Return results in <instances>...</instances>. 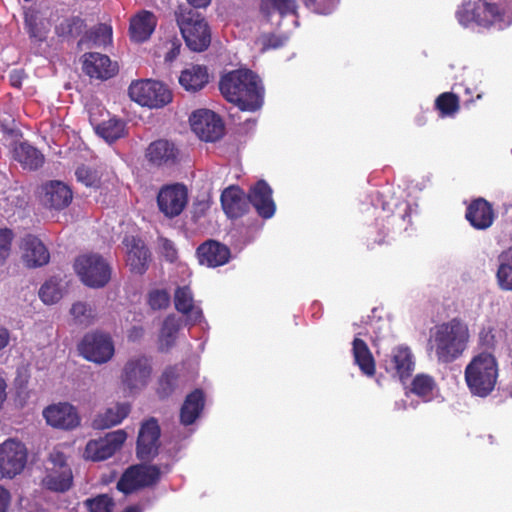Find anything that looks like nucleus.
<instances>
[{
    "instance_id": "1",
    "label": "nucleus",
    "mask_w": 512,
    "mask_h": 512,
    "mask_svg": "<svg viewBox=\"0 0 512 512\" xmlns=\"http://www.w3.org/2000/svg\"><path fill=\"white\" fill-rule=\"evenodd\" d=\"M224 98L242 111L254 112L263 104L264 88L259 77L248 69L231 71L220 80Z\"/></svg>"
},
{
    "instance_id": "2",
    "label": "nucleus",
    "mask_w": 512,
    "mask_h": 512,
    "mask_svg": "<svg viewBox=\"0 0 512 512\" xmlns=\"http://www.w3.org/2000/svg\"><path fill=\"white\" fill-rule=\"evenodd\" d=\"M470 332L466 323L459 319L435 326L429 336L428 350L440 363H451L468 347Z\"/></svg>"
},
{
    "instance_id": "3",
    "label": "nucleus",
    "mask_w": 512,
    "mask_h": 512,
    "mask_svg": "<svg viewBox=\"0 0 512 512\" xmlns=\"http://www.w3.org/2000/svg\"><path fill=\"white\" fill-rule=\"evenodd\" d=\"M511 4L512 0L464 1L456 11V18L466 28L477 25L504 29L512 24Z\"/></svg>"
},
{
    "instance_id": "4",
    "label": "nucleus",
    "mask_w": 512,
    "mask_h": 512,
    "mask_svg": "<svg viewBox=\"0 0 512 512\" xmlns=\"http://www.w3.org/2000/svg\"><path fill=\"white\" fill-rule=\"evenodd\" d=\"M176 22L187 47L195 52L206 50L211 43V30L204 16L188 7L175 12Z\"/></svg>"
},
{
    "instance_id": "5",
    "label": "nucleus",
    "mask_w": 512,
    "mask_h": 512,
    "mask_svg": "<svg viewBox=\"0 0 512 512\" xmlns=\"http://www.w3.org/2000/svg\"><path fill=\"white\" fill-rule=\"evenodd\" d=\"M497 376L496 360L489 353L475 356L465 369V380L471 393L480 397H486L493 391Z\"/></svg>"
},
{
    "instance_id": "6",
    "label": "nucleus",
    "mask_w": 512,
    "mask_h": 512,
    "mask_svg": "<svg viewBox=\"0 0 512 512\" xmlns=\"http://www.w3.org/2000/svg\"><path fill=\"white\" fill-rule=\"evenodd\" d=\"M151 359L145 355L131 356L124 363L119 376L120 387L125 396H137L152 380Z\"/></svg>"
},
{
    "instance_id": "7",
    "label": "nucleus",
    "mask_w": 512,
    "mask_h": 512,
    "mask_svg": "<svg viewBox=\"0 0 512 512\" xmlns=\"http://www.w3.org/2000/svg\"><path fill=\"white\" fill-rule=\"evenodd\" d=\"M74 269L80 280L88 287L100 288L105 286L111 277V268L99 254L86 253L78 256Z\"/></svg>"
},
{
    "instance_id": "8",
    "label": "nucleus",
    "mask_w": 512,
    "mask_h": 512,
    "mask_svg": "<svg viewBox=\"0 0 512 512\" xmlns=\"http://www.w3.org/2000/svg\"><path fill=\"white\" fill-rule=\"evenodd\" d=\"M129 96L149 108H161L172 100L171 91L163 83L150 79L133 81L129 86Z\"/></svg>"
},
{
    "instance_id": "9",
    "label": "nucleus",
    "mask_w": 512,
    "mask_h": 512,
    "mask_svg": "<svg viewBox=\"0 0 512 512\" xmlns=\"http://www.w3.org/2000/svg\"><path fill=\"white\" fill-rule=\"evenodd\" d=\"M45 471L46 474L42 479V484L47 489L55 492H65L72 486V470L66 462L65 455L59 449L50 452Z\"/></svg>"
},
{
    "instance_id": "10",
    "label": "nucleus",
    "mask_w": 512,
    "mask_h": 512,
    "mask_svg": "<svg viewBox=\"0 0 512 512\" xmlns=\"http://www.w3.org/2000/svg\"><path fill=\"white\" fill-rule=\"evenodd\" d=\"M28 451L23 442L8 438L0 444V478L12 479L27 463Z\"/></svg>"
},
{
    "instance_id": "11",
    "label": "nucleus",
    "mask_w": 512,
    "mask_h": 512,
    "mask_svg": "<svg viewBox=\"0 0 512 512\" xmlns=\"http://www.w3.org/2000/svg\"><path fill=\"white\" fill-rule=\"evenodd\" d=\"M80 354L96 364L107 363L115 353L110 335L101 332L88 333L79 344Z\"/></svg>"
},
{
    "instance_id": "12",
    "label": "nucleus",
    "mask_w": 512,
    "mask_h": 512,
    "mask_svg": "<svg viewBox=\"0 0 512 512\" xmlns=\"http://www.w3.org/2000/svg\"><path fill=\"white\" fill-rule=\"evenodd\" d=\"M193 132L203 141L214 142L224 133L221 118L211 110L200 109L190 116Z\"/></svg>"
},
{
    "instance_id": "13",
    "label": "nucleus",
    "mask_w": 512,
    "mask_h": 512,
    "mask_svg": "<svg viewBox=\"0 0 512 512\" xmlns=\"http://www.w3.org/2000/svg\"><path fill=\"white\" fill-rule=\"evenodd\" d=\"M42 415L46 423L56 429L70 431L81 423L76 407L68 402L51 404L43 410Z\"/></svg>"
},
{
    "instance_id": "14",
    "label": "nucleus",
    "mask_w": 512,
    "mask_h": 512,
    "mask_svg": "<svg viewBox=\"0 0 512 512\" xmlns=\"http://www.w3.org/2000/svg\"><path fill=\"white\" fill-rule=\"evenodd\" d=\"M188 202V192L182 184H171L162 187L157 196L159 210L168 218L182 213Z\"/></svg>"
},
{
    "instance_id": "15",
    "label": "nucleus",
    "mask_w": 512,
    "mask_h": 512,
    "mask_svg": "<svg viewBox=\"0 0 512 512\" xmlns=\"http://www.w3.org/2000/svg\"><path fill=\"white\" fill-rule=\"evenodd\" d=\"M126 438L124 430H116L103 438L90 440L86 445L84 458L92 461L105 460L121 448Z\"/></svg>"
},
{
    "instance_id": "16",
    "label": "nucleus",
    "mask_w": 512,
    "mask_h": 512,
    "mask_svg": "<svg viewBox=\"0 0 512 512\" xmlns=\"http://www.w3.org/2000/svg\"><path fill=\"white\" fill-rule=\"evenodd\" d=\"M160 471L156 466L137 465L129 468L117 484L119 491L128 494L158 481Z\"/></svg>"
},
{
    "instance_id": "17",
    "label": "nucleus",
    "mask_w": 512,
    "mask_h": 512,
    "mask_svg": "<svg viewBox=\"0 0 512 512\" xmlns=\"http://www.w3.org/2000/svg\"><path fill=\"white\" fill-rule=\"evenodd\" d=\"M39 198L43 206L53 210H62L71 203L73 193L64 182L52 180L41 185Z\"/></svg>"
},
{
    "instance_id": "18",
    "label": "nucleus",
    "mask_w": 512,
    "mask_h": 512,
    "mask_svg": "<svg viewBox=\"0 0 512 512\" xmlns=\"http://www.w3.org/2000/svg\"><path fill=\"white\" fill-rule=\"evenodd\" d=\"M160 427L153 418L145 421L139 430L137 455L141 460H150L158 452L160 445Z\"/></svg>"
},
{
    "instance_id": "19",
    "label": "nucleus",
    "mask_w": 512,
    "mask_h": 512,
    "mask_svg": "<svg viewBox=\"0 0 512 512\" xmlns=\"http://www.w3.org/2000/svg\"><path fill=\"white\" fill-rule=\"evenodd\" d=\"M415 368V358L407 346L394 348L390 356L385 360V369L401 381L409 378Z\"/></svg>"
},
{
    "instance_id": "20",
    "label": "nucleus",
    "mask_w": 512,
    "mask_h": 512,
    "mask_svg": "<svg viewBox=\"0 0 512 512\" xmlns=\"http://www.w3.org/2000/svg\"><path fill=\"white\" fill-rule=\"evenodd\" d=\"M83 71L91 78L106 80L118 72V65L107 55L97 52L86 53L83 56Z\"/></svg>"
},
{
    "instance_id": "21",
    "label": "nucleus",
    "mask_w": 512,
    "mask_h": 512,
    "mask_svg": "<svg viewBox=\"0 0 512 512\" xmlns=\"http://www.w3.org/2000/svg\"><path fill=\"white\" fill-rule=\"evenodd\" d=\"M248 200L262 218L269 219L275 214L272 189L265 181L260 180L250 188Z\"/></svg>"
},
{
    "instance_id": "22",
    "label": "nucleus",
    "mask_w": 512,
    "mask_h": 512,
    "mask_svg": "<svg viewBox=\"0 0 512 512\" xmlns=\"http://www.w3.org/2000/svg\"><path fill=\"white\" fill-rule=\"evenodd\" d=\"M22 259L28 267H40L49 262L50 254L44 243L34 235H26L20 243Z\"/></svg>"
},
{
    "instance_id": "23",
    "label": "nucleus",
    "mask_w": 512,
    "mask_h": 512,
    "mask_svg": "<svg viewBox=\"0 0 512 512\" xmlns=\"http://www.w3.org/2000/svg\"><path fill=\"white\" fill-rule=\"evenodd\" d=\"M179 151L173 142L160 139L152 142L147 150L148 161L158 167H171L177 163Z\"/></svg>"
},
{
    "instance_id": "24",
    "label": "nucleus",
    "mask_w": 512,
    "mask_h": 512,
    "mask_svg": "<svg viewBox=\"0 0 512 512\" xmlns=\"http://www.w3.org/2000/svg\"><path fill=\"white\" fill-rule=\"evenodd\" d=\"M157 26L156 16L147 10H142L130 19L129 34L132 41L142 43L147 41Z\"/></svg>"
},
{
    "instance_id": "25",
    "label": "nucleus",
    "mask_w": 512,
    "mask_h": 512,
    "mask_svg": "<svg viewBox=\"0 0 512 512\" xmlns=\"http://www.w3.org/2000/svg\"><path fill=\"white\" fill-rule=\"evenodd\" d=\"M197 257L202 265L218 267L228 262L230 250L227 246L217 241L209 240L198 247Z\"/></svg>"
},
{
    "instance_id": "26",
    "label": "nucleus",
    "mask_w": 512,
    "mask_h": 512,
    "mask_svg": "<svg viewBox=\"0 0 512 512\" xmlns=\"http://www.w3.org/2000/svg\"><path fill=\"white\" fill-rule=\"evenodd\" d=\"M174 303L177 311L186 315L187 324L193 325L201 322L203 318L202 309L195 304L192 291L188 286L176 289Z\"/></svg>"
},
{
    "instance_id": "27",
    "label": "nucleus",
    "mask_w": 512,
    "mask_h": 512,
    "mask_svg": "<svg viewBox=\"0 0 512 512\" xmlns=\"http://www.w3.org/2000/svg\"><path fill=\"white\" fill-rule=\"evenodd\" d=\"M127 250V265L134 273L142 274L147 269L148 250L144 243L134 236H127L123 240Z\"/></svg>"
},
{
    "instance_id": "28",
    "label": "nucleus",
    "mask_w": 512,
    "mask_h": 512,
    "mask_svg": "<svg viewBox=\"0 0 512 512\" xmlns=\"http://www.w3.org/2000/svg\"><path fill=\"white\" fill-rule=\"evenodd\" d=\"M296 0H261L260 12L273 24H280L281 18L295 15L297 12Z\"/></svg>"
},
{
    "instance_id": "29",
    "label": "nucleus",
    "mask_w": 512,
    "mask_h": 512,
    "mask_svg": "<svg viewBox=\"0 0 512 512\" xmlns=\"http://www.w3.org/2000/svg\"><path fill=\"white\" fill-rule=\"evenodd\" d=\"M221 204L229 218H238L249 208V200L238 187H229L221 195Z\"/></svg>"
},
{
    "instance_id": "30",
    "label": "nucleus",
    "mask_w": 512,
    "mask_h": 512,
    "mask_svg": "<svg viewBox=\"0 0 512 512\" xmlns=\"http://www.w3.org/2000/svg\"><path fill=\"white\" fill-rule=\"evenodd\" d=\"M466 218L474 228L483 230L492 225L494 212L486 200L479 198L469 205Z\"/></svg>"
},
{
    "instance_id": "31",
    "label": "nucleus",
    "mask_w": 512,
    "mask_h": 512,
    "mask_svg": "<svg viewBox=\"0 0 512 512\" xmlns=\"http://www.w3.org/2000/svg\"><path fill=\"white\" fill-rule=\"evenodd\" d=\"M130 412V405L127 403H116L99 413L93 420V426L97 429H106L118 425Z\"/></svg>"
},
{
    "instance_id": "32",
    "label": "nucleus",
    "mask_w": 512,
    "mask_h": 512,
    "mask_svg": "<svg viewBox=\"0 0 512 512\" xmlns=\"http://www.w3.org/2000/svg\"><path fill=\"white\" fill-rule=\"evenodd\" d=\"M180 85L190 92L201 90L208 83V72L206 67L191 65L184 69L179 76Z\"/></svg>"
},
{
    "instance_id": "33",
    "label": "nucleus",
    "mask_w": 512,
    "mask_h": 512,
    "mask_svg": "<svg viewBox=\"0 0 512 512\" xmlns=\"http://www.w3.org/2000/svg\"><path fill=\"white\" fill-rule=\"evenodd\" d=\"M13 157L23 168L35 170L39 168L44 161L43 155L27 142L16 143L13 148Z\"/></svg>"
},
{
    "instance_id": "34",
    "label": "nucleus",
    "mask_w": 512,
    "mask_h": 512,
    "mask_svg": "<svg viewBox=\"0 0 512 512\" xmlns=\"http://www.w3.org/2000/svg\"><path fill=\"white\" fill-rule=\"evenodd\" d=\"M359 336L360 334H358L352 342L354 362L363 374L372 376L375 372V361L366 342Z\"/></svg>"
},
{
    "instance_id": "35",
    "label": "nucleus",
    "mask_w": 512,
    "mask_h": 512,
    "mask_svg": "<svg viewBox=\"0 0 512 512\" xmlns=\"http://www.w3.org/2000/svg\"><path fill=\"white\" fill-rule=\"evenodd\" d=\"M411 392L421 398L423 402H431L440 395L434 378L428 374H417L411 383Z\"/></svg>"
},
{
    "instance_id": "36",
    "label": "nucleus",
    "mask_w": 512,
    "mask_h": 512,
    "mask_svg": "<svg viewBox=\"0 0 512 512\" xmlns=\"http://www.w3.org/2000/svg\"><path fill=\"white\" fill-rule=\"evenodd\" d=\"M204 407V395L199 389L190 393L181 408L180 419L184 425L192 424L200 415Z\"/></svg>"
},
{
    "instance_id": "37",
    "label": "nucleus",
    "mask_w": 512,
    "mask_h": 512,
    "mask_svg": "<svg viewBox=\"0 0 512 512\" xmlns=\"http://www.w3.org/2000/svg\"><path fill=\"white\" fill-rule=\"evenodd\" d=\"M90 121L95 126L96 133L106 142H114L124 135L125 123L119 119L110 118L107 121L96 123V120L91 115Z\"/></svg>"
},
{
    "instance_id": "38",
    "label": "nucleus",
    "mask_w": 512,
    "mask_h": 512,
    "mask_svg": "<svg viewBox=\"0 0 512 512\" xmlns=\"http://www.w3.org/2000/svg\"><path fill=\"white\" fill-rule=\"evenodd\" d=\"M497 261V283L502 290L512 291V246L502 251Z\"/></svg>"
},
{
    "instance_id": "39",
    "label": "nucleus",
    "mask_w": 512,
    "mask_h": 512,
    "mask_svg": "<svg viewBox=\"0 0 512 512\" xmlns=\"http://www.w3.org/2000/svg\"><path fill=\"white\" fill-rule=\"evenodd\" d=\"M25 24L30 36L38 41H43L46 38L51 26L50 21L36 10L28 11L25 14Z\"/></svg>"
},
{
    "instance_id": "40",
    "label": "nucleus",
    "mask_w": 512,
    "mask_h": 512,
    "mask_svg": "<svg viewBox=\"0 0 512 512\" xmlns=\"http://www.w3.org/2000/svg\"><path fill=\"white\" fill-rule=\"evenodd\" d=\"M180 326V319L176 318L174 315H170L164 320L159 335V346L161 350H168L173 346Z\"/></svg>"
},
{
    "instance_id": "41",
    "label": "nucleus",
    "mask_w": 512,
    "mask_h": 512,
    "mask_svg": "<svg viewBox=\"0 0 512 512\" xmlns=\"http://www.w3.org/2000/svg\"><path fill=\"white\" fill-rule=\"evenodd\" d=\"M435 106L441 117H453L459 110V98L453 93L445 92L437 97Z\"/></svg>"
},
{
    "instance_id": "42",
    "label": "nucleus",
    "mask_w": 512,
    "mask_h": 512,
    "mask_svg": "<svg viewBox=\"0 0 512 512\" xmlns=\"http://www.w3.org/2000/svg\"><path fill=\"white\" fill-rule=\"evenodd\" d=\"M70 313L74 321L83 326L92 324L96 317L95 309L92 307V305L85 302L74 303Z\"/></svg>"
},
{
    "instance_id": "43",
    "label": "nucleus",
    "mask_w": 512,
    "mask_h": 512,
    "mask_svg": "<svg viewBox=\"0 0 512 512\" xmlns=\"http://www.w3.org/2000/svg\"><path fill=\"white\" fill-rule=\"evenodd\" d=\"M84 27L85 24L83 19L79 16H71L63 19L56 26V33L63 37L78 36L83 32Z\"/></svg>"
},
{
    "instance_id": "44",
    "label": "nucleus",
    "mask_w": 512,
    "mask_h": 512,
    "mask_svg": "<svg viewBox=\"0 0 512 512\" xmlns=\"http://www.w3.org/2000/svg\"><path fill=\"white\" fill-rule=\"evenodd\" d=\"M62 286L57 279L46 281L39 291V296L45 304H54L62 298Z\"/></svg>"
},
{
    "instance_id": "45",
    "label": "nucleus",
    "mask_w": 512,
    "mask_h": 512,
    "mask_svg": "<svg viewBox=\"0 0 512 512\" xmlns=\"http://www.w3.org/2000/svg\"><path fill=\"white\" fill-rule=\"evenodd\" d=\"M178 372L176 367L165 369L159 379L157 392L161 398L169 396L176 387Z\"/></svg>"
},
{
    "instance_id": "46",
    "label": "nucleus",
    "mask_w": 512,
    "mask_h": 512,
    "mask_svg": "<svg viewBox=\"0 0 512 512\" xmlns=\"http://www.w3.org/2000/svg\"><path fill=\"white\" fill-rule=\"evenodd\" d=\"M85 505L89 512H111L114 503L108 495L104 494L86 500Z\"/></svg>"
},
{
    "instance_id": "47",
    "label": "nucleus",
    "mask_w": 512,
    "mask_h": 512,
    "mask_svg": "<svg viewBox=\"0 0 512 512\" xmlns=\"http://www.w3.org/2000/svg\"><path fill=\"white\" fill-rule=\"evenodd\" d=\"M91 39L98 46H106L112 42V27L108 24H99L91 32Z\"/></svg>"
},
{
    "instance_id": "48",
    "label": "nucleus",
    "mask_w": 512,
    "mask_h": 512,
    "mask_svg": "<svg viewBox=\"0 0 512 512\" xmlns=\"http://www.w3.org/2000/svg\"><path fill=\"white\" fill-rule=\"evenodd\" d=\"M286 41V38H283L281 36H276L274 34H261L255 44L259 47L261 52H265L268 49H276L278 47H281Z\"/></svg>"
},
{
    "instance_id": "49",
    "label": "nucleus",
    "mask_w": 512,
    "mask_h": 512,
    "mask_svg": "<svg viewBox=\"0 0 512 512\" xmlns=\"http://www.w3.org/2000/svg\"><path fill=\"white\" fill-rule=\"evenodd\" d=\"M148 303L153 310L165 309L170 304V295L164 289H155L149 293Z\"/></svg>"
},
{
    "instance_id": "50",
    "label": "nucleus",
    "mask_w": 512,
    "mask_h": 512,
    "mask_svg": "<svg viewBox=\"0 0 512 512\" xmlns=\"http://www.w3.org/2000/svg\"><path fill=\"white\" fill-rule=\"evenodd\" d=\"M305 5L315 13L327 15L336 7L338 0H303Z\"/></svg>"
},
{
    "instance_id": "51",
    "label": "nucleus",
    "mask_w": 512,
    "mask_h": 512,
    "mask_svg": "<svg viewBox=\"0 0 512 512\" xmlns=\"http://www.w3.org/2000/svg\"><path fill=\"white\" fill-rule=\"evenodd\" d=\"M77 180L83 183L87 187H97L99 184V178L95 171L88 167L81 166L76 170Z\"/></svg>"
},
{
    "instance_id": "52",
    "label": "nucleus",
    "mask_w": 512,
    "mask_h": 512,
    "mask_svg": "<svg viewBox=\"0 0 512 512\" xmlns=\"http://www.w3.org/2000/svg\"><path fill=\"white\" fill-rule=\"evenodd\" d=\"M13 238L12 230L8 228L0 229V259L2 261H5L10 255Z\"/></svg>"
},
{
    "instance_id": "53",
    "label": "nucleus",
    "mask_w": 512,
    "mask_h": 512,
    "mask_svg": "<svg viewBox=\"0 0 512 512\" xmlns=\"http://www.w3.org/2000/svg\"><path fill=\"white\" fill-rule=\"evenodd\" d=\"M159 246L162 254L168 261L173 262L176 259L177 251L170 240L166 238H160Z\"/></svg>"
},
{
    "instance_id": "54",
    "label": "nucleus",
    "mask_w": 512,
    "mask_h": 512,
    "mask_svg": "<svg viewBox=\"0 0 512 512\" xmlns=\"http://www.w3.org/2000/svg\"><path fill=\"white\" fill-rule=\"evenodd\" d=\"M181 44L175 40L170 42V48L165 54V61L172 62L174 61L178 55L180 54Z\"/></svg>"
},
{
    "instance_id": "55",
    "label": "nucleus",
    "mask_w": 512,
    "mask_h": 512,
    "mask_svg": "<svg viewBox=\"0 0 512 512\" xmlns=\"http://www.w3.org/2000/svg\"><path fill=\"white\" fill-rule=\"evenodd\" d=\"M20 506L26 512H41L43 511L42 506L38 503H31L29 499L24 498L20 501Z\"/></svg>"
},
{
    "instance_id": "56",
    "label": "nucleus",
    "mask_w": 512,
    "mask_h": 512,
    "mask_svg": "<svg viewBox=\"0 0 512 512\" xmlns=\"http://www.w3.org/2000/svg\"><path fill=\"white\" fill-rule=\"evenodd\" d=\"M9 503H10L9 492L5 488L0 487V512H7Z\"/></svg>"
},
{
    "instance_id": "57",
    "label": "nucleus",
    "mask_w": 512,
    "mask_h": 512,
    "mask_svg": "<svg viewBox=\"0 0 512 512\" xmlns=\"http://www.w3.org/2000/svg\"><path fill=\"white\" fill-rule=\"evenodd\" d=\"M10 342V332L7 328L0 326V351L8 346Z\"/></svg>"
},
{
    "instance_id": "58",
    "label": "nucleus",
    "mask_w": 512,
    "mask_h": 512,
    "mask_svg": "<svg viewBox=\"0 0 512 512\" xmlns=\"http://www.w3.org/2000/svg\"><path fill=\"white\" fill-rule=\"evenodd\" d=\"M144 334V330L142 327L134 326L129 330L128 338L131 341L139 340Z\"/></svg>"
},
{
    "instance_id": "59",
    "label": "nucleus",
    "mask_w": 512,
    "mask_h": 512,
    "mask_svg": "<svg viewBox=\"0 0 512 512\" xmlns=\"http://www.w3.org/2000/svg\"><path fill=\"white\" fill-rule=\"evenodd\" d=\"M187 2L196 8H204L210 4L211 0H187Z\"/></svg>"
},
{
    "instance_id": "60",
    "label": "nucleus",
    "mask_w": 512,
    "mask_h": 512,
    "mask_svg": "<svg viewBox=\"0 0 512 512\" xmlns=\"http://www.w3.org/2000/svg\"><path fill=\"white\" fill-rule=\"evenodd\" d=\"M20 78H21V72L20 71H13L10 75V80L13 86H20Z\"/></svg>"
},
{
    "instance_id": "61",
    "label": "nucleus",
    "mask_w": 512,
    "mask_h": 512,
    "mask_svg": "<svg viewBox=\"0 0 512 512\" xmlns=\"http://www.w3.org/2000/svg\"><path fill=\"white\" fill-rule=\"evenodd\" d=\"M408 405L405 400H400L395 402V409L397 410H405L407 409Z\"/></svg>"
},
{
    "instance_id": "62",
    "label": "nucleus",
    "mask_w": 512,
    "mask_h": 512,
    "mask_svg": "<svg viewBox=\"0 0 512 512\" xmlns=\"http://www.w3.org/2000/svg\"><path fill=\"white\" fill-rule=\"evenodd\" d=\"M123 512H141V509L138 506H130L126 508Z\"/></svg>"
},
{
    "instance_id": "63",
    "label": "nucleus",
    "mask_w": 512,
    "mask_h": 512,
    "mask_svg": "<svg viewBox=\"0 0 512 512\" xmlns=\"http://www.w3.org/2000/svg\"><path fill=\"white\" fill-rule=\"evenodd\" d=\"M407 210H408V205H405L404 206V214H401L400 217L405 220V217L407 216Z\"/></svg>"
},
{
    "instance_id": "64",
    "label": "nucleus",
    "mask_w": 512,
    "mask_h": 512,
    "mask_svg": "<svg viewBox=\"0 0 512 512\" xmlns=\"http://www.w3.org/2000/svg\"><path fill=\"white\" fill-rule=\"evenodd\" d=\"M481 98H482V93H479V94L477 95V99H481Z\"/></svg>"
}]
</instances>
